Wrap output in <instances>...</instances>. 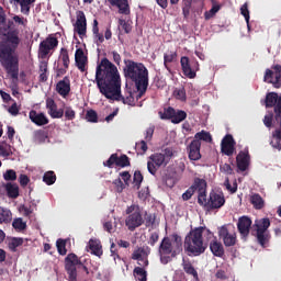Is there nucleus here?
<instances>
[{
  "label": "nucleus",
  "mask_w": 281,
  "mask_h": 281,
  "mask_svg": "<svg viewBox=\"0 0 281 281\" xmlns=\"http://www.w3.org/2000/svg\"><path fill=\"white\" fill-rule=\"evenodd\" d=\"M13 26L14 21H5V11L0 7V36H3L0 40V63L13 80H19V55L15 54L21 45V37L19 30Z\"/></svg>",
  "instance_id": "nucleus-1"
},
{
  "label": "nucleus",
  "mask_w": 281,
  "mask_h": 281,
  "mask_svg": "<svg viewBox=\"0 0 281 281\" xmlns=\"http://www.w3.org/2000/svg\"><path fill=\"white\" fill-rule=\"evenodd\" d=\"M94 82L102 95L106 100H116L130 106H135V97L133 92H128L127 97L122 95V78L117 66L104 57L97 65Z\"/></svg>",
  "instance_id": "nucleus-2"
},
{
  "label": "nucleus",
  "mask_w": 281,
  "mask_h": 281,
  "mask_svg": "<svg viewBox=\"0 0 281 281\" xmlns=\"http://www.w3.org/2000/svg\"><path fill=\"white\" fill-rule=\"evenodd\" d=\"M124 76L126 80L134 82L138 91L136 100H139L148 91V68L142 63L127 59L125 60Z\"/></svg>",
  "instance_id": "nucleus-3"
},
{
  "label": "nucleus",
  "mask_w": 281,
  "mask_h": 281,
  "mask_svg": "<svg viewBox=\"0 0 281 281\" xmlns=\"http://www.w3.org/2000/svg\"><path fill=\"white\" fill-rule=\"evenodd\" d=\"M180 254H183V238L181 235L173 233L161 239L158 247V256L161 265L172 262V259L180 256Z\"/></svg>",
  "instance_id": "nucleus-4"
},
{
  "label": "nucleus",
  "mask_w": 281,
  "mask_h": 281,
  "mask_svg": "<svg viewBox=\"0 0 281 281\" xmlns=\"http://www.w3.org/2000/svg\"><path fill=\"white\" fill-rule=\"evenodd\" d=\"M266 109H273L274 120L279 124V128L272 132V140L270 146L276 150H281V95L278 92H268L265 99Z\"/></svg>",
  "instance_id": "nucleus-5"
},
{
  "label": "nucleus",
  "mask_w": 281,
  "mask_h": 281,
  "mask_svg": "<svg viewBox=\"0 0 281 281\" xmlns=\"http://www.w3.org/2000/svg\"><path fill=\"white\" fill-rule=\"evenodd\" d=\"M205 227L200 226L192 228L184 237V251L190 257L201 256L205 254L207 245L203 241V233Z\"/></svg>",
  "instance_id": "nucleus-6"
},
{
  "label": "nucleus",
  "mask_w": 281,
  "mask_h": 281,
  "mask_svg": "<svg viewBox=\"0 0 281 281\" xmlns=\"http://www.w3.org/2000/svg\"><path fill=\"white\" fill-rule=\"evenodd\" d=\"M175 157V150H172V147L165 148L161 153H154L148 157L147 160V170L149 175H157V170L159 168H166L170 164V159Z\"/></svg>",
  "instance_id": "nucleus-7"
},
{
  "label": "nucleus",
  "mask_w": 281,
  "mask_h": 281,
  "mask_svg": "<svg viewBox=\"0 0 281 281\" xmlns=\"http://www.w3.org/2000/svg\"><path fill=\"white\" fill-rule=\"evenodd\" d=\"M65 269L69 281H78V269H83L87 276H89V268H87V266H85L82 262V259L74 252H70L66 256Z\"/></svg>",
  "instance_id": "nucleus-8"
},
{
  "label": "nucleus",
  "mask_w": 281,
  "mask_h": 281,
  "mask_svg": "<svg viewBox=\"0 0 281 281\" xmlns=\"http://www.w3.org/2000/svg\"><path fill=\"white\" fill-rule=\"evenodd\" d=\"M125 214L127 217L125 218V226L130 232H135L137 227H142L144 225V215H142V209L137 204H132L126 207Z\"/></svg>",
  "instance_id": "nucleus-9"
},
{
  "label": "nucleus",
  "mask_w": 281,
  "mask_h": 281,
  "mask_svg": "<svg viewBox=\"0 0 281 281\" xmlns=\"http://www.w3.org/2000/svg\"><path fill=\"white\" fill-rule=\"evenodd\" d=\"M198 203L206 207V210H221L225 205V195L213 191L207 199V195L203 192L199 194Z\"/></svg>",
  "instance_id": "nucleus-10"
},
{
  "label": "nucleus",
  "mask_w": 281,
  "mask_h": 281,
  "mask_svg": "<svg viewBox=\"0 0 281 281\" xmlns=\"http://www.w3.org/2000/svg\"><path fill=\"white\" fill-rule=\"evenodd\" d=\"M263 82H267L268 85H271L274 87V89H280L281 87V65L277 64L271 67V69L267 68L265 76H263Z\"/></svg>",
  "instance_id": "nucleus-11"
},
{
  "label": "nucleus",
  "mask_w": 281,
  "mask_h": 281,
  "mask_svg": "<svg viewBox=\"0 0 281 281\" xmlns=\"http://www.w3.org/2000/svg\"><path fill=\"white\" fill-rule=\"evenodd\" d=\"M180 65L183 76H186L190 80L196 78V71H199L200 69L198 60H190L189 57L183 56L180 59Z\"/></svg>",
  "instance_id": "nucleus-12"
},
{
  "label": "nucleus",
  "mask_w": 281,
  "mask_h": 281,
  "mask_svg": "<svg viewBox=\"0 0 281 281\" xmlns=\"http://www.w3.org/2000/svg\"><path fill=\"white\" fill-rule=\"evenodd\" d=\"M148 256H150V247H136L132 254V260H137L138 267H148Z\"/></svg>",
  "instance_id": "nucleus-13"
},
{
  "label": "nucleus",
  "mask_w": 281,
  "mask_h": 281,
  "mask_svg": "<svg viewBox=\"0 0 281 281\" xmlns=\"http://www.w3.org/2000/svg\"><path fill=\"white\" fill-rule=\"evenodd\" d=\"M58 47V38L49 35L46 37L44 41L40 43V48H38V57L40 58H47L49 55V52L52 49H56Z\"/></svg>",
  "instance_id": "nucleus-14"
},
{
  "label": "nucleus",
  "mask_w": 281,
  "mask_h": 281,
  "mask_svg": "<svg viewBox=\"0 0 281 281\" xmlns=\"http://www.w3.org/2000/svg\"><path fill=\"white\" fill-rule=\"evenodd\" d=\"M206 237L210 241V251L215 256L216 258H223L225 256V248L223 247V243L218 241V238L214 236V233H212L210 229H206Z\"/></svg>",
  "instance_id": "nucleus-15"
},
{
  "label": "nucleus",
  "mask_w": 281,
  "mask_h": 281,
  "mask_svg": "<svg viewBox=\"0 0 281 281\" xmlns=\"http://www.w3.org/2000/svg\"><path fill=\"white\" fill-rule=\"evenodd\" d=\"M105 168H113L117 166L119 168H128L131 166V159L125 154L117 156V154H112L110 158L103 162Z\"/></svg>",
  "instance_id": "nucleus-16"
},
{
  "label": "nucleus",
  "mask_w": 281,
  "mask_h": 281,
  "mask_svg": "<svg viewBox=\"0 0 281 281\" xmlns=\"http://www.w3.org/2000/svg\"><path fill=\"white\" fill-rule=\"evenodd\" d=\"M236 150V140L232 134H226L221 143V153L226 157H232Z\"/></svg>",
  "instance_id": "nucleus-17"
},
{
  "label": "nucleus",
  "mask_w": 281,
  "mask_h": 281,
  "mask_svg": "<svg viewBox=\"0 0 281 281\" xmlns=\"http://www.w3.org/2000/svg\"><path fill=\"white\" fill-rule=\"evenodd\" d=\"M55 91L64 99L69 98V94L71 93V79L69 76H65L56 83Z\"/></svg>",
  "instance_id": "nucleus-18"
},
{
  "label": "nucleus",
  "mask_w": 281,
  "mask_h": 281,
  "mask_svg": "<svg viewBox=\"0 0 281 281\" xmlns=\"http://www.w3.org/2000/svg\"><path fill=\"white\" fill-rule=\"evenodd\" d=\"M218 236L223 239L225 247H234V245H236V233L229 232L227 226H222L218 229Z\"/></svg>",
  "instance_id": "nucleus-19"
},
{
  "label": "nucleus",
  "mask_w": 281,
  "mask_h": 281,
  "mask_svg": "<svg viewBox=\"0 0 281 281\" xmlns=\"http://www.w3.org/2000/svg\"><path fill=\"white\" fill-rule=\"evenodd\" d=\"M251 218L249 216H241L238 218L237 222V229L241 236V238H248L249 237V232H251Z\"/></svg>",
  "instance_id": "nucleus-20"
},
{
  "label": "nucleus",
  "mask_w": 281,
  "mask_h": 281,
  "mask_svg": "<svg viewBox=\"0 0 281 281\" xmlns=\"http://www.w3.org/2000/svg\"><path fill=\"white\" fill-rule=\"evenodd\" d=\"M74 27L79 36H87V15H85V11H77V20Z\"/></svg>",
  "instance_id": "nucleus-21"
},
{
  "label": "nucleus",
  "mask_w": 281,
  "mask_h": 281,
  "mask_svg": "<svg viewBox=\"0 0 281 281\" xmlns=\"http://www.w3.org/2000/svg\"><path fill=\"white\" fill-rule=\"evenodd\" d=\"M75 65L81 74L87 71V65H89V58L85 55V50L82 48H77L75 53Z\"/></svg>",
  "instance_id": "nucleus-22"
},
{
  "label": "nucleus",
  "mask_w": 281,
  "mask_h": 281,
  "mask_svg": "<svg viewBox=\"0 0 281 281\" xmlns=\"http://www.w3.org/2000/svg\"><path fill=\"white\" fill-rule=\"evenodd\" d=\"M46 109L48 110V114L50 117H53V120H60V117L65 115V110H58V104H56V101H54L52 98L46 99Z\"/></svg>",
  "instance_id": "nucleus-23"
},
{
  "label": "nucleus",
  "mask_w": 281,
  "mask_h": 281,
  "mask_svg": "<svg viewBox=\"0 0 281 281\" xmlns=\"http://www.w3.org/2000/svg\"><path fill=\"white\" fill-rule=\"evenodd\" d=\"M187 153L191 161H199L201 159V142H191L187 147Z\"/></svg>",
  "instance_id": "nucleus-24"
},
{
  "label": "nucleus",
  "mask_w": 281,
  "mask_h": 281,
  "mask_svg": "<svg viewBox=\"0 0 281 281\" xmlns=\"http://www.w3.org/2000/svg\"><path fill=\"white\" fill-rule=\"evenodd\" d=\"M249 150L246 151H239V154L236 157V161H237V168L238 170H240V172H245V170H247V168H249Z\"/></svg>",
  "instance_id": "nucleus-25"
},
{
  "label": "nucleus",
  "mask_w": 281,
  "mask_h": 281,
  "mask_svg": "<svg viewBox=\"0 0 281 281\" xmlns=\"http://www.w3.org/2000/svg\"><path fill=\"white\" fill-rule=\"evenodd\" d=\"M108 3L113 8H119V14H131V5L128 0H108Z\"/></svg>",
  "instance_id": "nucleus-26"
},
{
  "label": "nucleus",
  "mask_w": 281,
  "mask_h": 281,
  "mask_svg": "<svg viewBox=\"0 0 281 281\" xmlns=\"http://www.w3.org/2000/svg\"><path fill=\"white\" fill-rule=\"evenodd\" d=\"M29 117L33 124H36V126H45L46 124H49V119H47L44 113H37L36 110H31Z\"/></svg>",
  "instance_id": "nucleus-27"
},
{
  "label": "nucleus",
  "mask_w": 281,
  "mask_h": 281,
  "mask_svg": "<svg viewBox=\"0 0 281 281\" xmlns=\"http://www.w3.org/2000/svg\"><path fill=\"white\" fill-rule=\"evenodd\" d=\"M36 0H13L14 5H20L21 13L25 16H30V10L32 8V3H35Z\"/></svg>",
  "instance_id": "nucleus-28"
},
{
  "label": "nucleus",
  "mask_w": 281,
  "mask_h": 281,
  "mask_svg": "<svg viewBox=\"0 0 281 281\" xmlns=\"http://www.w3.org/2000/svg\"><path fill=\"white\" fill-rule=\"evenodd\" d=\"M89 249L91 251V254H93V256H97L98 258H102V243L100 241V239H93L91 238L89 240Z\"/></svg>",
  "instance_id": "nucleus-29"
},
{
  "label": "nucleus",
  "mask_w": 281,
  "mask_h": 281,
  "mask_svg": "<svg viewBox=\"0 0 281 281\" xmlns=\"http://www.w3.org/2000/svg\"><path fill=\"white\" fill-rule=\"evenodd\" d=\"M3 188H4V190L7 192V196H9V199H19V184L8 182V183L3 184Z\"/></svg>",
  "instance_id": "nucleus-30"
},
{
  "label": "nucleus",
  "mask_w": 281,
  "mask_h": 281,
  "mask_svg": "<svg viewBox=\"0 0 281 281\" xmlns=\"http://www.w3.org/2000/svg\"><path fill=\"white\" fill-rule=\"evenodd\" d=\"M98 25H99L98 21L93 20V25H92L93 41L95 45L100 46L102 45V43H104V35L100 33V27Z\"/></svg>",
  "instance_id": "nucleus-31"
},
{
  "label": "nucleus",
  "mask_w": 281,
  "mask_h": 281,
  "mask_svg": "<svg viewBox=\"0 0 281 281\" xmlns=\"http://www.w3.org/2000/svg\"><path fill=\"white\" fill-rule=\"evenodd\" d=\"M182 269L188 276H192L194 280H199V272L194 269L190 260H182Z\"/></svg>",
  "instance_id": "nucleus-32"
},
{
  "label": "nucleus",
  "mask_w": 281,
  "mask_h": 281,
  "mask_svg": "<svg viewBox=\"0 0 281 281\" xmlns=\"http://www.w3.org/2000/svg\"><path fill=\"white\" fill-rule=\"evenodd\" d=\"M257 240L261 247H267L271 240V234L269 231H257Z\"/></svg>",
  "instance_id": "nucleus-33"
},
{
  "label": "nucleus",
  "mask_w": 281,
  "mask_h": 281,
  "mask_svg": "<svg viewBox=\"0 0 281 281\" xmlns=\"http://www.w3.org/2000/svg\"><path fill=\"white\" fill-rule=\"evenodd\" d=\"M133 273L136 281L148 280V272H146V267H135Z\"/></svg>",
  "instance_id": "nucleus-34"
},
{
  "label": "nucleus",
  "mask_w": 281,
  "mask_h": 281,
  "mask_svg": "<svg viewBox=\"0 0 281 281\" xmlns=\"http://www.w3.org/2000/svg\"><path fill=\"white\" fill-rule=\"evenodd\" d=\"M193 142H205L206 144H212V134L202 130L194 135Z\"/></svg>",
  "instance_id": "nucleus-35"
},
{
  "label": "nucleus",
  "mask_w": 281,
  "mask_h": 281,
  "mask_svg": "<svg viewBox=\"0 0 281 281\" xmlns=\"http://www.w3.org/2000/svg\"><path fill=\"white\" fill-rule=\"evenodd\" d=\"M188 117V113L183 110H175L173 111V116L171 117V123L172 124H181L183 120Z\"/></svg>",
  "instance_id": "nucleus-36"
},
{
  "label": "nucleus",
  "mask_w": 281,
  "mask_h": 281,
  "mask_svg": "<svg viewBox=\"0 0 281 281\" xmlns=\"http://www.w3.org/2000/svg\"><path fill=\"white\" fill-rule=\"evenodd\" d=\"M250 203L254 205L255 210H262V207H265V200L258 193L250 196Z\"/></svg>",
  "instance_id": "nucleus-37"
},
{
  "label": "nucleus",
  "mask_w": 281,
  "mask_h": 281,
  "mask_svg": "<svg viewBox=\"0 0 281 281\" xmlns=\"http://www.w3.org/2000/svg\"><path fill=\"white\" fill-rule=\"evenodd\" d=\"M12 222V212L8 209H3L0 206V224H8Z\"/></svg>",
  "instance_id": "nucleus-38"
},
{
  "label": "nucleus",
  "mask_w": 281,
  "mask_h": 281,
  "mask_svg": "<svg viewBox=\"0 0 281 281\" xmlns=\"http://www.w3.org/2000/svg\"><path fill=\"white\" fill-rule=\"evenodd\" d=\"M158 115L160 117V120H171L172 117H175V108L172 106H168L165 108L164 111H159Z\"/></svg>",
  "instance_id": "nucleus-39"
},
{
  "label": "nucleus",
  "mask_w": 281,
  "mask_h": 281,
  "mask_svg": "<svg viewBox=\"0 0 281 281\" xmlns=\"http://www.w3.org/2000/svg\"><path fill=\"white\" fill-rule=\"evenodd\" d=\"M48 77H47V63L46 61H42L40 65V77H38V81L40 82H47Z\"/></svg>",
  "instance_id": "nucleus-40"
},
{
  "label": "nucleus",
  "mask_w": 281,
  "mask_h": 281,
  "mask_svg": "<svg viewBox=\"0 0 281 281\" xmlns=\"http://www.w3.org/2000/svg\"><path fill=\"white\" fill-rule=\"evenodd\" d=\"M43 181L46 186H54L56 183V173L54 171H46L43 176Z\"/></svg>",
  "instance_id": "nucleus-41"
},
{
  "label": "nucleus",
  "mask_w": 281,
  "mask_h": 281,
  "mask_svg": "<svg viewBox=\"0 0 281 281\" xmlns=\"http://www.w3.org/2000/svg\"><path fill=\"white\" fill-rule=\"evenodd\" d=\"M59 58L63 61L65 69H69L70 59H69V50H67V48H60Z\"/></svg>",
  "instance_id": "nucleus-42"
},
{
  "label": "nucleus",
  "mask_w": 281,
  "mask_h": 281,
  "mask_svg": "<svg viewBox=\"0 0 281 281\" xmlns=\"http://www.w3.org/2000/svg\"><path fill=\"white\" fill-rule=\"evenodd\" d=\"M56 247L59 256H67V240L65 239H57Z\"/></svg>",
  "instance_id": "nucleus-43"
},
{
  "label": "nucleus",
  "mask_w": 281,
  "mask_h": 281,
  "mask_svg": "<svg viewBox=\"0 0 281 281\" xmlns=\"http://www.w3.org/2000/svg\"><path fill=\"white\" fill-rule=\"evenodd\" d=\"M46 139H47V133L45 131L40 130L34 132V140L37 144H45Z\"/></svg>",
  "instance_id": "nucleus-44"
},
{
  "label": "nucleus",
  "mask_w": 281,
  "mask_h": 281,
  "mask_svg": "<svg viewBox=\"0 0 281 281\" xmlns=\"http://www.w3.org/2000/svg\"><path fill=\"white\" fill-rule=\"evenodd\" d=\"M257 232H268L267 229H269V227H271V221L266 217L262 218L257 225Z\"/></svg>",
  "instance_id": "nucleus-45"
},
{
  "label": "nucleus",
  "mask_w": 281,
  "mask_h": 281,
  "mask_svg": "<svg viewBox=\"0 0 281 281\" xmlns=\"http://www.w3.org/2000/svg\"><path fill=\"white\" fill-rule=\"evenodd\" d=\"M142 181H144V176L142 175V171H135L133 177V186L136 190H139V188H142Z\"/></svg>",
  "instance_id": "nucleus-46"
},
{
  "label": "nucleus",
  "mask_w": 281,
  "mask_h": 281,
  "mask_svg": "<svg viewBox=\"0 0 281 281\" xmlns=\"http://www.w3.org/2000/svg\"><path fill=\"white\" fill-rule=\"evenodd\" d=\"M21 245H23V238L21 237H13L10 241H9V249L11 251H16L18 247H21Z\"/></svg>",
  "instance_id": "nucleus-47"
},
{
  "label": "nucleus",
  "mask_w": 281,
  "mask_h": 281,
  "mask_svg": "<svg viewBox=\"0 0 281 281\" xmlns=\"http://www.w3.org/2000/svg\"><path fill=\"white\" fill-rule=\"evenodd\" d=\"M213 3V7L211 8V10L209 12L204 13V16L207 20L212 19V16H214V14H216V12H218V10H221V5L216 4V2L214 0H211Z\"/></svg>",
  "instance_id": "nucleus-48"
},
{
  "label": "nucleus",
  "mask_w": 281,
  "mask_h": 281,
  "mask_svg": "<svg viewBox=\"0 0 281 281\" xmlns=\"http://www.w3.org/2000/svg\"><path fill=\"white\" fill-rule=\"evenodd\" d=\"M12 227H14L18 232H23L27 227V224L23 222V218H15L12 223Z\"/></svg>",
  "instance_id": "nucleus-49"
},
{
  "label": "nucleus",
  "mask_w": 281,
  "mask_h": 281,
  "mask_svg": "<svg viewBox=\"0 0 281 281\" xmlns=\"http://www.w3.org/2000/svg\"><path fill=\"white\" fill-rule=\"evenodd\" d=\"M86 120L93 124L98 123V112H95V110H88L86 113Z\"/></svg>",
  "instance_id": "nucleus-50"
},
{
  "label": "nucleus",
  "mask_w": 281,
  "mask_h": 281,
  "mask_svg": "<svg viewBox=\"0 0 281 281\" xmlns=\"http://www.w3.org/2000/svg\"><path fill=\"white\" fill-rule=\"evenodd\" d=\"M0 155L1 157H10L12 156V146L11 145H0Z\"/></svg>",
  "instance_id": "nucleus-51"
},
{
  "label": "nucleus",
  "mask_w": 281,
  "mask_h": 281,
  "mask_svg": "<svg viewBox=\"0 0 281 281\" xmlns=\"http://www.w3.org/2000/svg\"><path fill=\"white\" fill-rule=\"evenodd\" d=\"M173 95H175L176 100H180L181 102H186V100H187L186 88L176 89L173 91Z\"/></svg>",
  "instance_id": "nucleus-52"
},
{
  "label": "nucleus",
  "mask_w": 281,
  "mask_h": 281,
  "mask_svg": "<svg viewBox=\"0 0 281 281\" xmlns=\"http://www.w3.org/2000/svg\"><path fill=\"white\" fill-rule=\"evenodd\" d=\"M273 117H276V112H270L269 114L265 115L263 124L267 128H271V126H273Z\"/></svg>",
  "instance_id": "nucleus-53"
},
{
  "label": "nucleus",
  "mask_w": 281,
  "mask_h": 281,
  "mask_svg": "<svg viewBox=\"0 0 281 281\" xmlns=\"http://www.w3.org/2000/svg\"><path fill=\"white\" fill-rule=\"evenodd\" d=\"M64 115L66 120H68L69 122L76 120V111L71 106L65 108Z\"/></svg>",
  "instance_id": "nucleus-54"
},
{
  "label": "nucleus",
  "mask_w": 281,
  "mask_h": 281,
  "mask_svg": "<svg viewBox=\"0 0 281 281\" xmlns=\"http://www.w3.org/2000/svg\"><path fill=\"white\" fill-rule=\"evenodd\" d=\"M4 181H16V171L14 169H8L3 173Z\"/></svg>",
  "instance_id": "nucleus-55"
},
{
  "label": "nucleus",
  "mask_w": 281,
  "mask_h": 281,
  "mask_svg": "<svg viewBox=\"0 0 281 281\" xmlns=\"http://www.w3.org/2000/svg\"><path fill=\"white\" fill-rule=\"evenodd\" d=\"M240 14L244 15V19H245L246 23H249V19H250L249 4L247 2L241 5Z\"/></svg>",
  "instance_id": "nucleus-56"
},
{
  "label": "nucleus",
  "mask_w": 281,
  "mask_h": 281,
  "mask_svg": "<svg viewBox=\"0 0 281 281\" xmlns=\"http://www.w3.org/2000/svg\"><path fill=\"white\" fill-rule=\"evenodd\" d=\"M157 243H159V233L158 232H154L149 236L148 244L150 245V247H155V245H157Z\"/></svg>",
  "instance_id": "nucleus-57"
},
{
  "label": "nucleus",
  "mask_w": 281,
  "mask_h": 281,
  "mask_svg": "<svg viewBox=\"0 0 281 281\" xmlns=\"http://www.w3.org/2000/svg\"><path fill=\"white\" fill-rule=\"evenodd\" d=\"M221 172H224V175H234V169L232 168V165L229 164H223L220 166Z\"/></svg>",
  "instance_id": "nucleus-58"
},
{
  "label": "nucleus",
  "mask_w": 281,
  "mask_h": 281,
  "mask_svg": "<svg viewBox=\"0 0 281 281\" xmlns=\"http://www.w3.org/2000/svg\"><path fill=\"white\" fill-rule=\"evenodd\" d=\"M119 25H121L122 30H124L125 34H131L133 27L126 22V20H119Z\"/></svg>",
  "instance_id": "nucleus-59"
},
{
  "label": "nucleus",
  "mask_w": 281,
  "mask_h": 281,
  "mask_svg": "<svg viewBox=\"0 0 281 281\" xmlns=\"http://www.w3.org/2000/svg\"><path fill=\"white\" fill-rule=\"evenodd\" d=\"M190 8H192V2L186 1L182 7V14L184 19H188L190 16Z\"/></svg>",
  "instance_id": "nucleus-60"
},
{
  "label": "nucleus",
  "mask_w": 281,
  "mask_h": 281,
  "mask_svg": "<svg viewBox=\"0 0 281 281\" xmlns=\"http://www.w3.org/2000/svg\"><path fill=\"white\" fill-rule=\"evenodd\" d=\"M19 183L21 188H27V184L30 183V177H27V175L21 173L19 177Z\"/></svg>",
  "instance_id": "nucleus-61"
},
{
  "label": "nucleus",
  "mask_w": 281,
  "mask_h": 281,
  "mask_svg": "<svg viewBox=\"0 0 281 281\" xmlns=\"http://www.w3.org/2000/svg\"><path fill=\"white\" fill-rule=\"evenodd\" d=\"M175 58H177V52H171L170 54L164 55V63L168 65V63H173Z\"/></svg>",
  "instance_id": "nucleus-62"
},
{
  "label": "nucleus",
  "mask_w": 281,
  "mask_h": 281,
  "mask_svg": "<svg viewBox=\"0 0 281 281\" xmlns=\"http://www.w3.org/2000/svg\"><path fill=\"white\" fill-rule=\"evenodd\" d=\"M13 21L16 25H22V27H25V25H27V19L20 15H14Z\"/></svg>",
  "instance_id": "nucleus-63"
},
{
  "label": "nucleus",
  "mask_w": 281,
  "mask_h": 281,
  "mask_svg": "<svg viewBox=\"0 0 281 281\" xmlns=\"http://www.w3.org/2000/svg\"><path fill=\"white\" fill-rule=\"evenodd\" d=\"M194 195V187L189 188L183 194L182 199L184 201H190L192 196Z\"/></svg>",
  "instance_id": "nucleus-64"
}]
</instances>
